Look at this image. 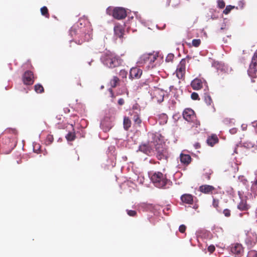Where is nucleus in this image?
I'll return each mask as SVG.
<instances>
[{
	"mask_svg": "<svg viewBox=\"0 0 257 257\" xmlns=\"http://www.w3.org/2000/svg\"><path fill=\"white\" fill-rule=\"evenodd\" d=\"M100 59L102 63L109 68L118 67L122 63V60L118 55L110 51L104 53Z\"/></svg>",
	"mask_w": 257,
	"mask_h": 257,
	"instance_id": "1",
	"label": "nucleus"
},
{
	"mask_svg": "<svg viewBox=\"0 0 257 257\" xmlns=\"http://www.w3.org/2000/svg\"><path fill=\"white\" fill-rule=\"evenodd\" d=\"M151 180L154 185L159 188H165L168 184L171 183L166 175L160 172L153 173L151 176Z\"/></svg>",
	"mask_w": 257,
	"mask_h": 257,
	"instance_id": "2",
	"label": "nucleus"
},
{
	"mask_svg": "<svg viewBox=\"0 0 257 257\" xmlns=\"http://www.w3.org/2000/svg\"><path fill=\"white\" fill-rule=\"evenodd\" d=\"M107 14L112 15L114 18L117 20L124 19L126 17V12L125 9L121 7H116L112 10L111 8H108L106 10Z\"/></svg>",
	"mask_w": 257,
	"mask_h": 257,
	"instance_id": "3",
	"label": "nucleus"
},
{
	"mask_svg": "<svg viewBox=\"0 0 257 257\" xmlns=\"http://www.w3.org/2000/svg\"><path fill=\"white\" fill-rule=\"evenodd\" d=\"M156 157L159 160L167 161L169 157L167 148L162 144H157L156 146Z\"/></svg>",
	"mask_w": 257,
	"mask_h": 257,
	"instance_id": "4",
	"label": "nucleus"
},
{
	"mask_svg": "<svg viewBox=\"0 0 257 257\" xmlns=\"http://www.w3.org/2000/svg\"><path fill=\"white\" fill-rule=\"evenodd\" d=\"M257 72V51H256L251 58V62L249 64L247 70L248 75L253 78L256 77Z\"/></svg>",
	"mask_w": 257,
	"mask_h": 257,
	"instance_id": "5",
	"label": "nucleus"
},
{
	"mask_svg": "<svg viewBox=\"0 0 257 257\" xmlns=\"http://www.w3.org/2000/svg\"><path fill=\"white\" fill-rule=\"evenodd\" d=\"M158 57L157 53H146L143 54L140 58L139 63L141 64L148 63L152 64Z\"/></svg>",
	"mask_w": 257,
	"mask_h": 257,
	"instance_id": "6",
	"label": "nucleus"
},
{
	"mask_svg": "<svg viewBox=\"0 0 257 257\" xmlns=\"http://www.w3.org/2000/svg\"><path fill=\"white\" fill-rule=\"evenodd\" d=\"M186 58L182 59L177 66L176 76L179 79L184 78L186 73Z\"/></svg>",
	"mask_w": 257,
	"mask_h": 257,
	"instance_id": "7",
	"label": "nucleus"
},
{
	"mask_svg": "<svg viewBox=\"0 0 257 257\" xmlns=\"http://www.w3.org/2000/svg\"><path fill=\"white\" fill-rule=\"evenodd\" d=\"M23 81L26 85L33 84L34 82L33 73L31 71H26L23 75Z\"/></svg>",
	"mask_w": 257,
	"mask_h": 257,
	"instance_id": "8",
	"label": "nucleus"
},
{
	"mask_svg": "<svg viewBox=\"0 0 257 257\" xmlns=\"http://www.w3.org/2000/svg\"><path fill=\"white\" fill-rule=\"evenodd\" d=\"M183 116L184 118L188 122L194 121L196 117L194 110L189 108L184 109Z\"/></svg>",
	"mask_w": 257,
	"mask_h": 257,
	"instance_id": "9",
	"label": "nucleus"
},
{
	"mask_svg": "<svg viewBox=\"0 0 257 257\" xmlns=\"http://www.w3.org/2000/svg\"><path fill=\"white\" fill-rule=\"evenodd\" d=\"M257 242V236L252 232H248L247 234V237L245 239V243L248 247H253Z\"/></svg>",
	"mask_w": 257,
	"mask_h": 257,
	"instance_id": "10",
	"label": "nucleus"
},
{
	"mask_svg": "<svg viewBox=\"0 0 257 257\" xmlns=\"http://www.w3.org/2000/svg\"><path fill=\"white\" fill-rule=\"evenodd\" d=\"M143 73L141 69L138 67H133L130 71L129 77L130 79H139L141 77Z\"/></svg>",
	"mask_w": 257,
	"mask_h": 257,
	"instance_id": "11",
	"label": "nucleus"
},
{
	"mask_svg": "<svg viewBox=\"0 0 257 257\" xmlns=\"http://www.w3.org/2000/svg\"><path fill=\"white\" fill-rule=\"evenodd\" d=\"M139 151L148 156H151L153 153L152 147L149 144H141L139 147Z\"/></svg>",
	"mask_w": 257,
	"mask_h": 257,
	"instance_id": "12",
	"label": "nucleus"
},
{
	"mask_svg": "<svg viewBox=\"0 0 257 257\" xmlns=\"http://www.w3.org/2000/svg\"><path fill=\"white\" fill-rule=\"evenodd\" d=\"M130 114L132 116V119L134 121L135 125L140 126L142 123V119L140 118V113L139 112L130 110Z\"/></svg>",
	"mask_w": 257,
	"mask_h": 257,
	"instance_id": "13",
	"label": "nucleus"
},
{
	"mask_svg": "<svg viewBox=\"0 0 257 257\" xmlns=\"http://www.w3.org/2000/svg\"><path fill=\"white\" fill-rule=\"evenodd\" d=\"M91 39V36L90 34H86L84 32L80 34L78 39L75 40V42L78 45H81L86 41H88Z\"/></svg>",
	"mask_w": 257,
	"mask_h": 257,
	"instance_id": "14",
	"label": "nucleus"
},
{
	"mask_svg": "<svg viewBox=\"0 0 257 257\" xmlns=\"http://www.w3.org/2000/svg\"><path fill=\"white\" fill-rule=\"evenodd\" d=\"M215 188L211 185H202L199 188V190L204 194H212Z\"/></svg>",
	"mask_w": 257,
	"mask_h": 257,
	"instance_id": "15",
	"label": "nucleus"
},
{
	"mask_svg": "<svg viewBox=\"0 0 257 257\" xmlns=\"http://www.w3.org/2000/svg\"><path fill=\"white\" fill-rule=\"evenodd\" d=\"M231 251L234 254L240 255L243 252V248L241 244L236 243L232 244Z\"/></svg>",
	"mask_w": 257,
	"mask_h": 257,
	"instance_id": "16",
	"label": "nucleus"
},
{
	"mask_svg": "<svg viewBox=\"0 0 257 257\" xmlns=\"http://www.w3.org/2000/svg\"><path fill=\"white\" fill-rule=\"evenodd\" d=\"M114 32L116 37L122 39L124 34V30L122 26L117 25L114 27Z\"/></svg>",
	"mask_w": 257,
	"mask_h": 257,
	"instance_id": "17",
	"label": "nucleus"
},
{
	"mask_svg": "<svg viewBox=\"0 0 257 257\" xmlns=\"http://www.w3.org/2000/svg\"><path fill=\"white\" fill-rule=\"evenodd\" d=\"M191 86L194 90H199L203 86L202 80L199 78L194 79L191 83Z\"/></svg>",
	"mask_w": 257,
	"mask_h": 257,
	"instance_id": "18",
	"label": "nucleus"
},
{
	"mask_svg": "<svg viewBox=\"0 0 257 257\" xmlns=\"http://www.w3.org/2000/svg\"><path fill=\"white\" fill-rule=\"evenodd\" d=\"M181 199L184 203L192 204L193 203V196L190 194H185L182 195Z\"/></svg>",
	"mask_w": 257,
	"mask_h": 257,
	"instance_id": "19",
	"label": "nucleus"
},
{
	"mask_svg": "<svg viewBox=\"0 0 257 257\" xmlns=\"http://www.w3.org/2000/svg\"><path fill=\"white\" fill-rule=\"evenodd\" d=\"M101 126L104 132H107L111 128V124L108 118L102 120L101 122Z\"/></svg>",
	"mask_w": 257,
	"mask_h": 257,
	"instance_id": "20",
	"label": "nucleus"
},
{
	"mask_svg": "<svg viewBox=\"0 0 257 257\" xmlns=\"http://www.w3.org/2000/svg\"><path fill=\"white\" fill-rule=\"evenodd\" d=\"M181 162L185 165H188L191 162V157L189 155L181 154L180 156Z\"/></svg>",
	"mask_w": 257,
	"mask_h": 257,
	"instance_id": "21",
	"label": "nucleus"
},
{
	"mask_svg": "<svg viewBox=\"0 0 257 257\" xmlns=\"http://www.w3.org/2000/svg\"><path fill=\"white\" fill-rule=\"evenodd\" d=\"M218 142V139L216 135H212V136L209 137L207 140V144L213 147L215 144Z\"/></svg>",
	"mask_w": 257,
	"mask_h": 257,
	"instance_id": "22",
	"label": "nucleus"
},
{
	"mask_svg": "<svg viewBox=\"0 0 257 257\" xmlns=\"http://www.w3.org/2000/svg\"><path fill=\"white\" fill-rule=\"evenodd\" d=\"M249 208V205L246 203V202L244 200H241L237 205V208L241 211L247 210Z\"/></svg>",
	"mask_w": 257,
	"mask_h": 257,
	"instance_id": "23",
	"label": "nucleus"
},
{
	"mask_svg": "<svg viewBox=\"0 0 257 257\" xmlns=\"http://www.w3.org/2000/svg\"><path fill=\"white\" fill-rule=\"evenodd\" d=\"M123 127L125 131H128V129L131 127L132 122L128 117L124 116L123 118Z\"/></svg>",
	"mask_w": 257,
	"mask_h": 257,
	"instance_id": "24",
	"label": "nucleus"
},
{
	"mask_svg": "<svg viewBox=\"0 0 257 257\" xmlns=\"http://www.w3.org/2000/svg\"><path fill=\"white\" fill-rule=\"evenodd\" d=\"M119 79L117 76H113L110 81V85L112 87H115L119 84Z\"/></svg>",
	"mask_w": 257,
	"mask_h": 257,
	"instance_id": "25",
	"label": "nucleus"
},
{
	"mask_svg": "<svg viewBox=\"0 0 257 257\" xmlns=\"http://www.w3.org/2000/svg\"><path fill=\"white\" fill-rule=\"evenodd\" d=\"M204 100L208 105L213 104V101L211 96L207 93H205L204 96Z\"/></svg>",
	"mask_w": 257,
	"mask_h": 257,
	"instance_id": "26",
	"label": "nucleus"
},
{
	"mask_svg": "<svg viewBox=\"0 0 257 257\" xmlns=\"http://www.w3.org/2000/svg\"><path fill=\"white\" fill-rule=\"evenodd\" d=\"M42 15L45 16L46 18H49L50 15L47 8L45 6L42 7L40 9Z\"/></svg>",
	"mask_w": 257,
	"mask_h": 257,
	"instance_id": "27",
	"label": "nucleus"
},
{
	"mask_svg": "<svg viewBox=\"0 0 257 257\" xmlns=\"http://www.w3.org/2000/svg\"><path fill=\"white\" fill-rule=\"evenodd\" d=\"M34 90L37 93H41L44 91V88L40 84H36L34 85Z\"/></svg>",
	"mask_w": 257,
	"mask_h": 257,
	"instance_id": "28",
	"label": "nucleus"
},
{
	"mask_svg": "<svg viewBox=\"0 0 257 257\" xmlns=\"http://www.w3.org/2000/svg\"><path fill=\"white\" fill-rule=\"evenodd\" d=\"M65 138L68 141H74L76 138L75 132H69L67 134Z\"/></svg>",
	"mask_w": 257,
	"mask_h": 257,
	"instance_id": "29",
	"label": "nucleus"
},
{
	"mask_svg": "<svg viewBox=\"0 0 257 257\" xmlns=\"http://www.w3.org/2000/svg\"><path fill=\"white\" fill-rule=\"evenodd\" d=\"M251 191L253 193L257 195V179L252 183L251 187Z\"/></svg>",
	"mask_w": 257,
	"mask_h": 257,
	"instance_id": "30",
	"label": "nucleus"
},
{
	"mask_svg": "<svg viewBox=\"0 0 257 257\" xmlns=\"http://www.w3.org/2000/svg\"><path fill=\"white\" fill-rule=\"evenodd\" d=\"M234 6H232L231 5H228L226 7L225 9L223 10V13L225 15L228 14L233 9H234Z\"/></svg>",
	"mask_w": 257,
	"mask_h": 257,
	"instance_id": "31",
	"label": "nucleus"
},
{
	"mask_svg": "<svg viewBox=\"0 0 257 257\" xmlns=\"http://www.w3.org/2000/svg\"><path fill=\"white\" fill-rule=\"evenodd\" d=\"M53 135H48L46 137L45 143L47 145H50L53 142Z\"/></svg>",
	"mask_w": 257,
	"mask_h": 257,
	"instance_id": "32",
	"label": "nucleus"
},
{
	"mask_svg": "<svg viewBox=\"0 0 257 257\" xmlns=\"http://www.w3.org/2000/svg\"><path fill=\"white\" fill-rule=\"evenodd\" d=\"M219 200L218 199H213L212 205L218 211H220V207L219 206Z\"/></svg>",
	"mask_w": 257,
	"mask_h": 257,
	"instance_id": "33",
	"label": "nucleus"
},
{
	"mask_svg": "<svg viewBox=\"0 0 257 257\" xmlns=\"http://www.w3.org/2000/svg\"><path fill=\"white\" fill-rule=\"evenodd\" d=\"M212 173L213 171L211 170L208 169L203 174V176L207 180H209L210 179V176L212 174Z\"/></svg>",
	"mask_w": 257,
	"mask_h": 257,
	"instance_id": "34",
	"label": "nucleus"
},
{
	"mask_svg": "<svg viewBox=\"0 0 257 257\" xmlns=\"http://www.w3.org/2000/svg\"><path fill=\"white\" fill-rule=\"evenodd\" d=\"M217 7L219 9H223L225 7V3L223 0H218L217 2Z\"/></svg>",
	"mask_w": 257,
	"mask_h": 257,
	"instance_id": "35",
	"label": "nucleus"
},
{
	"mask_svg": "<svg viewBox=\"0 0 257 257\" xmlns=\"http://www.w3.org/2000/svg\"><path fill=\"white\" fill-rule=\"evenodd\" d=\"M126 211L128 215H129L130 216L135 217L137 215V212L135 210L127 209Z\"/></svg>",
	"mask_w": 257,
	"mask_h": 257,
	"instance_id": "36",
	"label": "nucleus"
},
{
	"mask_svg": "<svg viewBox=\"0 0 257 257\" xmlns=\"http://www.w3.org/2000/svg\"><path fill=\"white\" fill-rule=\"evenodd\" d=\"M174 55L172 53L168 54L166 58V61L167 62H172L174 59Z\"/></svg>",
	"mask_w": 257,
	"mask_h": 257,
	"instance_id": "37",
	"label": "nucleus"
},
{
	"mask_svg": "<svg viewBox=\"0 0 257 257\" xmlns=\"http://www.w3.org/2000/svg\"><path fill=\"white\" fill-rule=\"evenodd\" d=\"M247 257H257V251L251 250L247 253Z\"/></svg>",
	"mask_w": 257,
	"mask_h": 257,
	"instance_id": "38",
	"label": "nucleus"
},
{
	"mask_svg": "<svg viewBox=\"0 0 257 257\" xmlns=\"http://www.w3.org/2000/svg\"><path fill=\"white\" fill-rule=\"evenodd\" d=\"M193 46L195 47H198L201 44L200 39H193L192 42Z\"/></svg>",
	"mask_w": 257,
	"mask_h": 257,
	"instance_id": "39",
	"label": "nucleus"
},
{
	"mask_svg": "<svg viewBox=\"0 0 257 257\" xmlns=\"http://www.w3.org/2000/svg\"><path fill=\"white\" fill-rule=\"evenodd\" d=\"M193 123V124L192 125V127H195L196 128L198 127L200 125V122L199 120H198L196 119V117L195 118V120H194V121H191Z\"/></svg>",
	"mask_w": 257,
	"mask_h": 257,
	"instance_id": "40",
	"label": "nucleus"
},
{
	"mask_svg": "<svg viewBox=\"0 0 257 257\" xmlns=\"http://www.w3.org/2000/svg\"><path fill=\"white\" fill-rule=\"evenodd\" d=\"M222 212L225 217H229L231 215V211L228 209H224Z\"/></svg>",
	"mask_w": 257,
	"mask_h": 257,
	"instance_id": "41",
	"label": "nucleus"
},
{
	"mask_svg": "<svg viewBox=\"0 0 257 257\" xmlns=\"http://www.w3.org/2000/svg\"><path fill=\"white\" fill-rule=\"evenodd\" d=\"M167 118L168 116L165 114H162L160 116V119H162L163 120L161 123H166L167 121Z\"/></svg>",
	"mask_w": 257,
	"mask_h": 257,
	"instance_id": "42",
	"label": "nucleus"
},
{
	"mask_svg": "<svg viewBox=\"0 0 257 257\" xmlns=\"http://www.w3.org/2000/svg\"><path fill=\"white\" fill-rule=\"evenodd\" d=\"M127 75V72L124 70H121L119 72V75L123 78H126Z\"/></svg>",
	"mask_w": 257,
	"mask_h": 257,
	"instance_id": "43",
	"label": "nucleus"
},
{
	"mask_svg": "<svg viewBox=\"0 0 257 257\" xmlns=\"http://www.w3.org/2000/svg\"><path fill=\"white\" fill-rule=\"evenodd\" d=\"M191 98L194 100H199V97L197 93L193 92L191 95Z\"/></svg>",
	"mask_w": 257,
	"mask_h": 257,
	"instance_id": "44",
	"label": "nucleus"
},
{
	"mask_svg": "<svg viewBox=\"0 0 257 257\" xmlns=\"http://www.w3.org/2000/svg\"><path fill=\"white\" fill-rule=\"evenodd\" d=\"M186 229V226L184 224L181 225L179 226V230L181 233H184L185 232Z\"/></svg>",
	"mask_w": 257,
	"mask_h": 257,
	"instance_id": "45",
	"label": "nucleus"
},
{
	"mask_svg": "<svg viewBox=\"0 0 257 257\" xmlns=\"http://www.w3.org/2000/svg\"><path fill=\"white\" fill-rule=\"evenodd\" d=\"M131 110H134L135 111H138V112H139L140 113H141V110H140L139 107L137 105H134L133 106L132 109Z\"/></svg>",
	"mask_w": 257,
	"mask_h": 257,
	"instance_id": "46",
	"label": "nucleus"
},
{
	"mask_svg": "<svg viewBox=\"0 0 257 257\" xmlns=\"http://www.w3.org/2000/svg\"><path fill=\"white\" fill-rule=\"evenodd\" d=\"M215 246L213 245H210L208 247V250L210 253H212L215 250Z\"/></svg>",
	"mask_w": 257,
	"mask_h": 257,
	"instance_id": "47",
	"label": "nucleus"
},
{
	"mask_svg": "<svg viewBox=\"0 0 257 257\" xmlns=\"http://www.w3.org/2000/svg\"><path fill=\"white\" fill-rule=\"evenodd\" d=\"M57 127L59 129H64L67 127L66 124H64L63 125H62L60 124L59 123H58Z\"/></svg>",
	"mask_w": 257,
	"mask_h": 257,
	"instance_id": "48",
	"label": "nucleus"
},
{
	"mask_svg": "<svg viewBox=\"0 0 257 257\" xmlns=\"http://www.w3.org/2000/svg\"><path fill=\"white\" fill-rule=\"evenodd\" d=\"M237 129L236 128H233L229 130L230 134H235L237 133Z\"/></svg>",
	"mask_w": 257,
	"mask_h": 257,
	"instance_id": "49",
	"label": "nucleus"
},
{
	"mask_svg": "<svg viewBox=\"0 0 257 257\" xmlns=\"http://www.w3.org/2000/svg\"><path fill=\"white\" fill-rule=\"evenodd\" d=\"M124 101L123 98H119L118 100V103L120 105H122L124 104Z\"/></svg>",
	"mask_w": 257,
	"mask_h": 257,
	"instance_id": "50",
	"label": "nucleus"
},
{
	"mask_svg": "<svg viewBox=\"0 0 257 257\" xmlns=\"http://www.w3.org/2000/svg\"><path fill=\"white\" fill-rule=\"evenodd\" d=\"M109 93H110V96L112 98H114V93L113 92V91H112V89L109 88Z\"/></svg>",
	"mask_w": 257,
	"mask_h": 257,
	"instance_id": "51",
	"label": "nucleus"
},
{
	"mask_svg": "<svg viewBox=\"0 0 257 257\" xmlns=\"http://www.w3.org/2000/svg\"><path fill=\"white\" fill-rule=\"evenodd\" d=\"M194 147L196 149H198L200 148V145L199 143H196L194 144Z\"/></svg>",
	"mask_w": 257,
	"mask_h": 257,
	"instance_id": "52",
	"label": "nucleus"
},
{
	"mask_svg": "<svg viewBox=\"0 0 257 257\" xmlns=\"http://www.w3.org/2000/svg\"><path fill=\"white\" fill-rule=\"evenodd\" d=\"M76 83H77V85H81L80 80L79 78L76 79Z\"/></svg>",
	"mask_w": 257,
	"mask_h": 257,
	"instance_id": "53",
	"label": "nucleus"
},
{
	"mask_svg": "<svg viewBox=\"0 0 257 257\" xmlns=\"http://www.w3.org/2000/svg\"><path fill=\"white\" fill-rule=\"evenodd\" d=\"M74 157L76 158V161H78L79 159V157L77 153H75L74 155Z\"/></svg>",
	"mask_w": 257,
	"mask_h": 257,
	"instance_id": "54",
	"label": "nucleus"
},
{
	"mask_svg": "<svg viewBox=\"0 0 257 257\" xmlns=\"http://www.w3.org/2000/svg\"><path fill=\"white\" fill-rule=\"evenodd\" d=\"M64 111L65 113H68V112H69L70 111V110H69V109L67 107V108H65L64 109Z\"/></svg>",
	"mask_w": 257,
	"mask_h": 257,
	"instance_id": "55",
	"label": "nucleus"
},
{
	"mask_svg": "<svg viewBox=\"0 0 257 257\" xmlns=\"http://www.w3.org/2000/svg\"><path fill=\"white\" fill-rule=\"evenodd\" d=\"M239 4H240V8L242 9L243 8V6H244V3L243 2H239Z\"/></svg>",
	"mask_w": 257,
	"mask_h": 257,
	"instance_id": "56",
	"label": "nucleus"
},
{
	"mask_svg": "<svg viewBox=\"0 0 257 257\" xmlns=\"http://www.w3.org/2000/svg\"><path fill=\"white\" fill-rule=\"evenodd\" d=\"M224 30H226V28L222 27L220 28L219 32H221V31Z\"/></svg>",
	"mask_w": 257,
	"mask_h": 257,
	"instance_id": "57",
	"label": "nucleus"
},
{
	"mask_svg": "<svg viewBox=\"0 0 257 257\" xmlns=\"http://www.w3.org/2000/svg\"><path fill=\"white\" fill-rule=\"evenodd\" d=\"M240 216H242V213H240Z\"/></svg>",
	"mask_w": 257,
	"mask_h": 257,
	"instance_id": "58",
	"label": "nucleus"
}]
</instances>
